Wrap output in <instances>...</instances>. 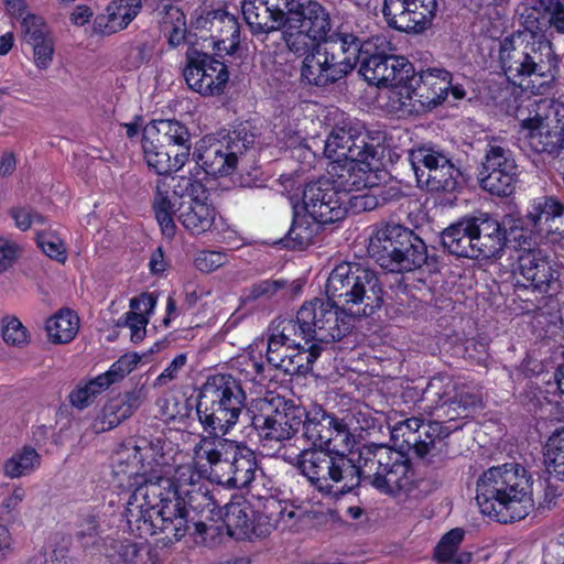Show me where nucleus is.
Wrapping results in <instances>:
<instances>
[{
    "mask_svg": "<svg viewBox=\"0 0 564 564\" xmlns=\"http://www.w3.org/2000/svg\"><path fill=\"white\" fill-rule=\"evenodd\" d=\"M164 436L141 437L117 452L113 481L121 495L130 532L141 539L161 534L180 541L192 522L198 543L214 546L220 536V511L206 487L207 477Z\"/></svg>",
    "mask_w": 564,
    "mask_h": 564,
    "instance_id": "f257e3e1",
    "label": "nucleus"
},
{
    "mask_svg": "<svg viewBox=\"0 0 564 564\" xmlns=\"http://www.w3.org/2000/svg\"><path fill=\"white\" fill-rule=\"evenodd\" d=\"M382 141L380 132L350 119L333 128L323 145V154L330 161L327 174L303 192V207L310 218L322 225L341 220L350 192L379 185L386 175Z\"/></svg>",
    "mask_w": 564,
    "mask_h": 564,
    "instance_id": "f03ea898",
    "label": "nucleus"
},
{
    "mask_svg": "<svg viewBox=\"0 0 564 564\" xmlns=\"http://www.w3.org/2000/svg\"><path fill=\"white\" fill-rule=\"evenodd\" d=\"M243 19L253 35L283 30L290 51L304 52L332 29L327 10L316 0H241Z\"/></svg>",
    "mask_w": 564,
    "mask_h": 564,
    "instance_id": "7ed1b4c3",
    "label": "nucleus"
},
{
    "mask_svg": "<svg viewBox=\"0 0 564 564\" xmlns=\"http://www.w3.org/2000/svg\"><path fill=\"white\" fill-rule=\"evenodd\" d=\"M153 212L162 235L172 239L176 234L174 216L193 236L214 231L218 213L208 199L205 186L188 176L161 178L156 183Z\"/></svg>",
    "mask_w": 564,
    "mask_h": 564,
    "instance_id": "20e7f679",
    "label": "nucleus"
},
{
    "mask_svg": "<svg viewBox=\"0 0 564 564\" xmlns=\"http://www.w3.org/2000/svg\"><path fill=\"white\" fill-rule=\"evenodd\" d=\"M326 295L351 316H370L382 304V289L375 273L357 263L343 262L330 272Z\"/></svg>",
    "mask_w": 564,
    "mask_h": 564,
    "instance_id": "39448f33",
    "label": "nucleus"
},
{
    "mask_svg": "<svg viewBox=\"0 0 564 564\" xmlns=\"http://www.w3.org/2000/svg\"><path fill=\"white\" fill-rule=\"evenodd\" d=\"M246 394L240 381L227 373L209 376L200 388L197 415L210 434H227L238 422Z\"/></svg>",
    "mask_w": 564,
    "mask_h": 564,
    "instance_id": "423d86ee",
    "label": "nucleus"
},
{
    "mask_svg": "<svg viewBox=\"0 0 564 564\" xmlns=\"http://www.w3.org/2000/svg\"><path fill=\"white\" fill-rule=\"evenodd\" d=\"M355 35L343 33L323 43H312L304 52L301 78L308 85L319 87L345 77L356 66Z\"/></svg>",
    "mask_w": 564,
    "mask_h": 564,
    "instance_id": "0eeeda50",
    "label": "nucleus"
},
{
    "mask_svg": "<svg viewBox=\"0 0 564 564\" xmlns=\"http://www.w3.org/2000/svg\"><path fill=\"white\" fill-rule=\"evenodd\" d=\"M368 254L391 272L412 271L425 263L426 246L409 228L386 224L370 235Z\"/></svg>",
    "mask_w": 564,
    "mask_h": 564,
    "instance_id": "6e6552de",
    "label": "nucleus"
},
{
    "mask_svg": "<svg viewBox=\"0 0 564 564\" xmlns=\"http://www.w3.org/2000/svg\"><path fill=\"white\" fill-rule=\"evenodd\" d=\"M346 452L305 449L297 459V468L324 495H344L360 481L359 467L345 455Z\"/></svg>",
    "mask_w": 564,
    "mask_h": 564,
    "instance_id": "1a4fd4ad",
    "label": "nucleus"
},
{
    "mask_svg": "<svg viewBox=\"0 0 564 564\" xmlns=\"http://www.w3.org/2000/svg\"><path fill=\"white\" fill-rule=\"evenodd\" d=\"M356 64L360 62V74L371 85L390 87V93L412 74V64L403 56L391 55L392 43L384 34H376L360 41L355 36Z\"/></svg>",
    "mask_w": 564,
    "mask_h": 564,
    "instance_id": "9d476101",
    "label": "nucleus"
},
{
    "mask_svg": "<svg viewBox=\"0 0 564 564\" xmlns=\"http://www.w3.org/2000/svg\"><path fill=\"white\" fill-rule=\"evenodd\" d=\"M500 65L507 79L514 86H522L531 76L554 77L557 57L552 44L545 39H534L521 48L513 40L506 39L500 46Z\"/></svg>",
    "mask_w": 564,
    "mask_h": 564,
    "instance_id": "9b49d317",
    "label": "nucleus"
},
{
    "mask_svg": "<svg viewBox=\"0 0 564 564\" xmlns=\"http://www.w3.org/2000/svg\"><path fill=\"white\" fill-rule=\"evenodd\" d=\"M361 457L360 479L369 482L380 492L395 497L412 488L413 470L403 453L388 446H377Z\"/></svg>",
    "mask_w": 564,
    "mask_h": 564,
    "instance_id": "f8f14e48",
    "label": "nucleus"
},
{
    "mask_svg": "<svg viewBox=\"0 0 564 564\" xmlns=\"http://www.w3.org/2000/svg\"><path fill=\"white\" fill-rule=\"evenodd\" d=\"M293 323L295 334L303 340L323 345L341 339L352 327L351 316L328 297L304 302Z\"/></svg>",
    "mask_w": 564,
    "mask_h": 564,
    "instance_id": "ddd939ff",
    "label": "nucleus"
},
{
    "mask_svg": "<svg viewBox=\"0 0 564 564\" xmlns=\"http://www.w3.org/2000/svg\"><path fill=\"white\" fill-rule=\"evenodd\" d=\"M496 241L506 248L519 249L518 269L520 274L535 288H541L556 279V263L540 248H531L525 232L519 225L497 224Z\"/></svg>",
    "mask_w": 564,
    "mask_h": 564,
    "instance_id": "4468645a",
    "label": "nucleus"
},
{
    "mask_svg": "<svg viewBox=\"0 0 564 564\" xmlns=\"http://www.w3.org/2000/svg\"><path fill=\"white\" fill-rule=\"evenodd\" d=\"M253 143V135L240 131L221 138H203L195 150V159L203 170L213 176L230 174L242 155Z\"/></svg>",
    "mask_w": 564,
    "mask_h": 564,
    "instance_id": "2eb2a0df",
    "label": "nucleus"
},
{
    "mask_svg": "<svg viewBox=\"0 0 564 564\" xmlns=\"http://www.w3.org/2000/svg\"><path fill=\"white\" fill-rule=\"evenodd\" d=\"M259 410L252 423L267 441L291 440L304 422L305 409L281 398L260 400Z\"/></svg>",
    "mask_w": 564,
    "mask_h": 564,
    "instance_id": "dca6fc26",
    "label": "nucleus"
},
{
    "mask_svg": "<svg viewBox=\"0 0 564 564\" xmlns=\"http://www.w3.org/2000/svg\"><path fill=\"white\" fill-rule=\"evenodd\" d=\"M490 221L485 217L463 219L442 234L443 246L453 254L465 258H488L492 254Z\"/></svg>",
    "mask_w": 564,
    "mask_h": 564,
    "instance_id": "f3484780",
    "label": "nucleus"
},
{
    "mask_svg": "<svg viewBox=\"0 0 564 564\" xmlns=\"http://www.w3.org/2000/svg\"><path fill=\"white\" fill-rule=\"evenodd\" d=\"M304 437L317 451L347 452L354 446V436L347 424L326 413L318 405L305 409L302 423Z\"/></svg>",
    "mask_w": 564,
    "mask_h": 564,
    "instance_id": "a211bd4d",
    "label": "nucleus"
},
{
    "mask_svg": "<svg viewBox=\"0 0 564 564\" xmlns=\"http://www.w3.org/2000/svg\"><path fill=\"white\" fill-rule=\"evenodd\" d=\"M183 76L188 88L204 97L220 96L229 80L224 62L196 50L186 53Z\"/></svg>",
    "mask_w": 564,
    "mask_h": 564,
    "instance_id": "6ab92c4d",
    "label": "nucleus"
},
{
    "mask_svg": "<svg viewBox=\"0 0 564 564\" xmlns=\"http://www.w3.org/2000/svg\"><path fill=\"white\" fill-rule=\"evenodd\" d=\"M422 403L425 411L444 420V425H452L451 422L468 417L471 413L463 399H458L456 383L447 375L435 376L429 381L422 394Z\"/></svg>",
    "mask_w": 564,
    "mask_h": 564,
    "instance_id": "aec40b11",
    "label": "nucleus"
},
{
    "mask_svg": "<svg viewBox=\"0 0 564 564\" xmlns=\"http://www.w3.org/2000/svg\"><path fill=\"white\" fill-rule=\"evenodd\" d=\"M436 9V0H383L381 11L390 28L420 33L430 25Z\"/></svg>",
    "mask_w": 564,
    "mask_h": 564,
    "instance_id": "412c9836",
    "label": "nucleus"
},
{
    "mask_svg": "<svg viewBox=\"0 0 564 564\" xmlns=\"http://www.w3.org/2000/svg\"><path fill=\"white\" fill-rule=\"evenodd\" d=\"M527 221L532 231L547 243H564V204L553 195L530 200Z\"/></svg>",
    "mask_w": 564,
    "mask_h": 564,
    "instance_id": "4be33fe9",
    "label": "nucleus"
},
{
    "mask_svg": "<svg viewBox=\"0 0 564 564\" xmlns=\"http://www.w3.org/2000/svg\"><path fill=\"white\" fill-rule=\"evenodd\" d=\"M221 434L203 437L194 446L193 457L188 458L207 479L218 482L224 476V466L230 454L237 451V443L224 438Z\"/></svg>",
    "mask_w": 564,
    "mask_h": 564,
    "instance_id": "5701e85b",
    "label": "nucleus"
},
{
    "mask_svg": "<svg viewBox=\"0 0 564 564\" xmlns=\"http://www.w3.org/2000/svg\"><path fill=\"white\" fill-rule=\"evenodd\" d=\"M389 100L391 108L403 115L417 113L438 106V96L425 86L421 72L415 74L413 67L412 74L389 94Z\"/></svg>",
    "mask_w": 564,
    "mask_h": 564,
    "instance_id": "b1692460",
    "label": "nucleus"
},
{
    "mask_svg": "<svg viewBox=\"0 0 564 564\" xmlns=\"http://www.w3.org/2000/svg\"><path fill=\"white\" fill-rule=\"evenodd\" d=\"M148 393L147 386L141 384L109 399L93 422L94 431L96 433L110 431L132 416L147 400Z\"/></svg>",
    "mask_w": 564,
    "mask_h": 564,
    "instance_id": "393cba45",
    "label": "nucleus"
},
{
    "mask_svg": "<svg viewBox=\"0 0 564 564\" xmlns=\"http://www.w3.org/2000/svg\"><path fill=\"white\" fill-rule=\"evenodd\" d=\"M520 137L538 153H556L564 147V133L561 126H553L539 111L520 120Z\"/></svg>",
    "mask_w": 564,
    "mask_h": 564,
    "instance_id": "a878e982",
    "label": "nucleus"
},
{
    "mask_svg": "<svg viewBox=\"0 0 564 564\" xmlns=\"http://www.w3.org/2000/svg\"><path fill=\"white\" fill-rule=\"evenodd\" d=\"M531 485L498 484L496 479V521L509 523L523 519L532 509Z\"/></svg>",
    "mask_w": 564,
    "mask_h": 564,
    "instance_id": "bb28decb",
    "label": "nucleus"
},
{
    "mask_svg": "<svg viewBox=\"0 0 564 564\" xmlns=\"http://www.w3.org/2000/svg\"><path fill=\"white\" fill-rule=\"evenodd\" d=\"M262 512H257L250 502L243 497H236L225 506L224 524L228 535L237 540H252L261 538L258 531V518Z\"/></svg>",
    "mask_w": 564,
    "mask_h": 564,
    "instance_id": "cd10ccee",
    "label": "nucleus"
},
{
    "mask_svg": "<svg viewBox=\"0 0 564 564\" xmlns=\"http://www.w3.org/2000/svg\"><path fill=\"white\" fill-rule=\"evenodd\" d=\"M194 28L209 33L218 50H232L239 43L238 21L235 15L224 10H214L197 17Z\"/></svg>",
    "mask_w": 564,
    "mask_h": 564,
    "instance_id": "c85d7f7f",
    "label": "nucleus"
},
{
    "mask_svg": "<svg viewBox=\"0 0 564 564\" xmlns=\"http://www.w3.org/2000/svg\"><path fill=\"white\" fill-rule=\"evenodd\" d=\"M24 42L32 48L33 63L39 69L50 67L54 55V40L44 20L26 15L22 21Z\"/></svg>",
    "mask_w": 564,
    "mask_h": 564,
    "instance_id": "c756f323",
    "label": "nucleus"
},
{
    "mask_svg": "<svg viewBox=\"0 0 564 564\" xmlns=\"http://www.w3.org/2000/svg\"><path fill=\"white\" fill-rule=\"evenodd\" d=\"M519 170L516 164L513 155L510 151L500 147H496V196L507 197L506 202V217L500 223L506 221V226L518 225V219L513 218L516 213V205L509 198L516 189ZM498 223L496 221V225Z\"/></svg>",
    "mask_w": 564,
    "mask_h": 564,
    "instance_id": "7c9ffc66",
    "label": "nucleus"
},
{
    "mask_svg": "<svg viewBox=\"0 0 564 564\" xmlns=\"http://www.w3.org/2000/svg\"><path fill=\"white\" fill-rule=\"evenodd\" d=\"M143 158L148 166L160 175L180 171L188 161V149L173 150L143 133Z\"/></svg>",
    "mask_w": 564,
    "mask_h": 564,
    "instance_id": "2f4dec72",
    "label": "nucleus"
},
{
    "mask_svg": "<svg viewBox=\"0 0 564 564\" xmlns=\"http://www.w3.org/2000/svg\"><path fill=\"white\" fill-rule=\"evenodd\" d=\"M256 471L257 463L253 452L237 443V451L227 458L224 476L217 484L228 488H246L253 481Z\"/></svg>",
    "mask_w": 564,
    "mask_h": 564,
    "instance_id": "473e14b6",
    "label": "nucleus"
},
{
    "mask_svg": "<svg viewBox=\"0 0 564 564\" xmlns=\"http://www.w3.org/2000/svg\"><path fill=\"white\" fill-rule=\"evenodd\" d=\"M303 512L294 505L270 499L264 503V512L258 518V531L261 538L273 530L292 531L296 528Z\"/></svg>",
    "mask_w": 564,
    "mask_h": 564,
    "instance_id": "72a5a7b5",
    "label": "nucleus"
},
{
    "mask_svg": "<svg viewBox=\"0 0 564 564\" xmlns=\"http://www.w3.org/2000/svg\"><path fill=\"white\" fill-rule=\"evenodd\" d=\"M525 28L534 33L547 23L561 34H564V4L560 0H528L521 13Z\"/></svg>",
    "mask_w": 564,
    "mask_h": 564,
    "instance_id": "f704fd0d",
    "label": "nucleus"
},
{
    "mask_svg": "<svg viewBox=\"0 0 564 564\" xmlns=\"http://www.w3.org/2000/svg\"><path fill=\"white\" fill-rule=\"evenodd\" d=\"M141 7V0H113L95 19L96 29L102 34L119 32L139 14Z\"/></svg>",
    "mask_w": 564,
    "mask_h": 564,
    "instance_id": "c9c22d12",
    "label": "nucleus"
},
{
    "mask_svg": "<svg viewBox=\"0 0 564 564\" xmlns=\"http://www.w3.org/2000/svg\"><path fill=\"white\" fill-rule=\"evenodd\" d=\"M158 303V296L154 293H142L130 300V311L123 316V322L118 325H124L130 329L131 340L141 341L147 332L151 315Z\"/></svg>",
    "mask_w": 564,
    "mask_h": 564,
    "instance_id": "e433bc0d",
    "label": "nucleus"
},
{
    "mask_svg": "<svg viewBox=\"0 0 564 564\" xmlns=\"http://www.w3.org/2000/svg\"><path fill=\"white\" fill-rule=\"evenodd\" d=\"M43 463L42 455L32 445H22L4 459L2 473L9 479H21L34 475Z\"/></svg>",
    "mask_w": 564,
    "mask_h": 564,
    "instance_id": "4c0bfd02",
    "label": "nucleus"
},
{
    "mask_svg": "<svg viewBox=\"0 0 564 564\" xmlns=\"http://www.w3.org/2000/svg\"><path fill=\"white\" fill-rule=\"evenodd\" d=\"M323 344L317 341H306L301 344L295 339L286 360L280 359L274 355L271 360L280 364V369L288 375L307 373L315 360L321 356Z\"/></svg>",
    "mask_w": 564,
    "mask_h": 564,
    "instance_id": "58836bf2",
    "label": "nucleus"
},
{
    "mask_svg": "<svg viewBox=\"0 0 564 564\" xmlns=\"http://www.w3.org/2000/svg\"><path fill=\"white\" fill-rule=\"evenodd\" d=\"M143 133L173 149H191L187 128L176 120H159L145 126Z\"/></svg>",
    "mask_w": 564,
    "mask_h": 564,
    "instance_id": "ea45409f",
    "label": "nucleus"
},
{
    "mask_svg": "<svg viewBox=\"0 0 564 564\" xmlns=\"http://www.w3.org/2000/svg\"><path fill=\"white\" fill-rule=\"evenodd\" d=\"M295 324L292 319L280 322L273 329L267 340L264 347L267 348V361L272 367L280 369V361L275 362L271 358L276 355L278 358L286 360L290 356V350L295 343Z\"/></svg>",
    "mask_w": 564,
    "mask_h": 564,
    "instance_id": "a19ab883",
    "label": "nucleus"
},
{
    "mask_svg": "<svg viewBox=\"0 0 564 564\" xmlns=\"http://www.w3.org/2000/svg\"><path fill=\"white\" fill-rule=\"evenodd\" d=\"M45 329L51 343L66 344L76 336L79 318L74 312L62 310L46 321Z\"/></svg>",
    "mask_w": 564,
    "mask_h": 564,
    "instance_id": "79ce46f5",
    "label": "nucleus"
},
{
    "mask_svg": "<svg viewBox=\"0 0 564 564\" xmlns=\"http://www.w3.org/2000/svg\"><path fill=\"white\" fill-rule=\"evenodd\" d=\"M462 425H444L440 421L422 422L419 432V442L414 444V452L417 456L424 457L436 449L453 431L460 429Z\"/></svg>",
    "mask_w": 564,
    "mask_h": 564,
    "instance_id": "37998d69",
    "label": "nucleus"
},
{
    "mask_svg": "<svg viewBox=\"0 0 564 564\" xmlns=\"http://www.w3.org/2000/svg\"><path fill=\"white\" fill-rule=\"evenodd\" d=\"M158 14L161 29L167 37L169 44L172 47L181 45L186 34L184 13L176 6L164 3L158 8Z\"/></svg>",
    "mask_w": 564,
    "mask_h": 564,
    "instance_id": "c03bdc74",
    "label": "nucleus"
},
{
    "mask_svg": "<svg viewBox=\"0 0 564 564\" xmlns=\"http://www.w3.org/2000/svg\"><path fill=\"white\" fill-rule=\"evenodd\" d=\"M422 78L425 80V86H429L432 93L438 96V105L443 102L451 93L455 100H460L465 97V89L460 85L452 84V75L444 68L432 67L421 72Z\"/></svg>",
    "mask_w": 564,
    "mask_h": 564,
    "instance_id": "a18cd8bd",
    "label": "nucleus"
},
{
    "mask_svg": "<svg viewBox=\"0 0 564 564\" xmlns=\"http://www.w3.org/2000/svg\"><path fill=\"white\" fill-rule=\"evenodd\" d=\"M462 178L460 171L449 161L443 167L434 169L427 176L420 178V187L430 192H455Z\"/></svg>",
    "mask_w": 564,
    "mask_h": 564,
    "instance_id": "49530a36",
    "label": "nucleus"
},
{
    "mask_svg": "<svg viewBox=\"0 0 564 564\" xmlns=\"http://www.w3.org/2000/svg\"><path fill=\"white\" fill-rule=\"evenodd\" d=\"M409 160L414 171L416 181L427 176V173L448 163L449 158L442 151L432 147H420L409 153Z\"/></svg>",
    "mask_w": 564,
    "mask_h": 564,
    "instance_id": "de8ad7c7",
    "label": "nucleus"
},
{
    "mask_svg": "<svg viewBox=\"0 0 564 564\" xmlns=\"http://www.w3.org/2000/svg\"><path fill=\"white\" fill-rule=\"evenodd\" d=\"M264 348V339L254 340L248 348V352L239 356L234 361V368L247 381H258V377L263 371V362L258 359L257 355L261 357Z\"/></svg>",
    "mask_w": 564,
    "mask_h": 564,
    "instance_id": "09e8293b",
    "label": "nucleus"
},
{
    "mask_svg": "<svg viewBox=\"0 0 564 564\" xmlns=\"http://www.w3.org/2000/svg\"><path fill=\"white\" fill-rule=\"evenodd\" d=\"M545 456L549 473L564 481V427L549 438Z\"/></svg>",
    "mask_w": 564,
    "mask_h": 564,
    "instance_id": "8fccbe9b",
    "label": "nucleus"
},
{
    "mask_svg": "<svg viewBox=\"0 0 564 564\" xmlns=\"http://www.w3.org/2000/svg\"><path fill=\"white\" fill-rule=\"evenodd\" d=\"M464 530L459 528L452 529L438 542L435 549V557L440 562L449 564H463L464 560L457 555L459 544L464 539Z\"/></svg>",
    "mask_w": 564,
    "mask_h": 564,
    "instance_id": "3c124183",
    "label": "nucleus"
},
{
    "mask_svg": "<svg viewBox=\"0 0 564 564\" xmlns=\"http://www.w3.org/2000/svg\"><path fill=\"white\" fill-rule=\"evenodd\" d=\"M422 421L411 417L395 423L391 427V438L395 446L401 448H413L417 444L419 432Z\"/></svg>",
    "mask_w": 564,
    "mask_h": 564,
    "instance_id": "603ef678",
    "label": "nucleus"
},
{
    "mask_svg": "<svg viewBox=\"0 0 564 564\" xmlns=\"http://www.w3.org/2000/svg\"><path fill=\"white\" fill-rule=\"evenodd\" d=\"M107 382L100 376L95 377L84 384H78L69 394L72 405L77 409L88 406L97 395L107 390Z\"/></svg>",
    "mask_w": 564,
    "mask_h": 564,
    "instance_id": "864d4df0",
    "label": "nucleus"
},
{
    "mask_svg": "<svg viewBox=\"0 0 564 564\" xmlns=\"http://www.w3.org/2000/svg\"><path fill=\"white\" fill-rule=\"evenodd\" d=\"M145 355L147 354L138 352L126 354L121 356L117 361H115L109 370L99 376L100 378H104V380L107 382V388H109L111 384L119 382L132 370H134L137 365L143 361V357Z\"/></svg>",
    "mask_w": 564,
    "mask_h": 564,
    "instance_id": "5fc2aeb1",
    "label": "nucleus"
},
{
    "mask_svg": "<svg viewBox=\"0 0 564 564\" xmlns=\"http://www.w3.org/2000/svg\"><path fill=\"white\" fill-rule=\"evenodd\" d=\"M145 355L147 354L138 352L126 354L121 356L117 361H115L109 370L99 376L100 378H104V380L107 382V388H109L111 384L119 382L132 370H134L137 365L143 361V357Z\"/></svg>",
    "mask_w": 564,
    "mask_h": 564,
    "instance_id": "6e6d98bb",
    "label": "nucleus"
},
{
    "mask_svg": "<svg viewBox=\"0 0 564 564\" xmlns=\"http://www.w3.org/2000/svg\"><path fill=\"white\" fill-rule=\"evenodd\" d=\"M145 355L147 354L138 352L126 354L121 356L117 361H115L109 370L99 376L100 378H104V380L107 382V388H109L111 384L119 382L132 370H134L137 365L143 361V357Z\"/></svg>",
    "mask_w": 564,
    "mask_h": 564,
    "instance_id": "4d7b16f0",
    "label": "nucleus"
},
{
    "mask_svg": "<svg viewBox=\"0 0 564 564\" xmlns=\"http://www.w3.org/2000/svg\"><path fill=\"white\" fill-rule=\"evenodd\" d=\"M145 355L147 354L138 352L126 354L121 356L117 361H115L109 370L99 376L100 378H104V380L107 382V388H109L111 384L119 382L132 370H134L137 365L143 361V357Z\"/></svg>",
    "mask_w": 564,
    "mask_h": 564,
    "instance_id": "13d9d810",
    "label": "nucleus"
},
{
    "mask_svg": "<svg viewBox=\"0 0 564 564\" xmlns=\"http://www.w3.org/2000/svg\"><path fill=\"white\" fill-rule=\"evenodd\" d=\"M3 341L13 347L23 348L30 343V333L15 316H4L1 321Z\"/></svg>",
    "mask_w": 564,
    "mask_h": 564,
    "instance_id": "bf43d9fd",
    "label": "nucleus"
},
{
    "mask_svg": "<svg viewBox=\"0 0 564 564\" xmlns=\"http://www.w3.org/2000/svg\"><path fill=\"white\" fill-rule=\"evenodd\" d=\"M476 501L480 512L491 518L494 512V467L488 468L477 481Z\"/></svg>",
    "mask_w": 564,
    "mask_h": 564,
    "instance_id": "052dcab7",
    "label": "nucleus"
},
{
    "mask_svg": "<svg viewBox=\"0 0 564 564\" xmlns=\"http://www.w3.org/2000/svg\"><path fill=\"white\" fill-rule=\"evenodd\" d=\"M37 245L42 251L51 259L65 263L67 251L61 237L53 231H43L37 234Z\"/></svg>",
    "mask_w": 564,
    "mask_h": 564,
    "instance_id": "680f3d73",
    "label": "nucleus"
},
{
    "mask_svg": "<svg viewBox=\"0 0 564 564\" xmlns=\"http://www.w3.org/2000/svg\"><path fill=\"white\" fill-rule=\"evenodd\" d=\"M496 479L498 484L508 482L510 485L520 486V489H523V486L531 485L530 477L524 467L514 462L496 467Z\"/></svg>",
    "mask_w": 564,
    "mask_h": 564,
    "instance_id": "e2e57ef3",
    "label": "nucleus"
},
{
    "mask_svg": "<svg viewBox=\"0 0 564 564\" xmlns=\"http://www.w3.org/2000/svg\"><path fill=\"white\" fill-rule=\"evenodd\" d=\"M533 111L542 113L543 119L551 122L553 126H561L564 132V102L553 99H540L530 102Z\"/></svg>",
    "mask_w": 564,
    "mask_h": 564,
    "instance_id": "0e129e2a",
    "label": "nucleus"
},
{
    "mask_svg": "<svg viewBox=\"0 0 564 564\" xmlns=\"http://www.w3.org/2000/svg\"><path fill=\"white\" fill-rule=\"evenodd\" d=\"M118 556L122 564H156L145 547L129 541L120 542L117 546Z\"/></svg>",
    "mask_w": 564,
    "mask_h": 564,
    "instance_id": "69168bd1",
    "label": "nucleus"
},
{
    "mask_svg": "<svg viewBox=\"0 0 564 564\" xmlns=\"http://www.w3.org/2000/svg\"><path fill=\"white\" fill-rule=\"evenodd\" d=\"M25 498L26 489L22 485H13L0 500V516L2 518L17 517Z\"/></svg>",
    "mask_w": 564,
    "mask_h": 564,
    "instance_id": "338daca9",
    "label": "nucleus"
},
{
    "mask_svg": "<svg viewBox=\"0 0 564 564\" xmlns=\"http://www.w3.org/2000/svg\"><path fill=\"white\" fill-rule=\"evenodd\" d=\"M187 364L186 354L176 355L172 361L163 369V371L153 381L154 388H162L169 386L171 382L177 380Z\"/></svg>",
    "mask_w": 564,
    "mask_h": 564,
    "instance_id": "774afa93",
    "label": "nucleus"
}]
</instances>
